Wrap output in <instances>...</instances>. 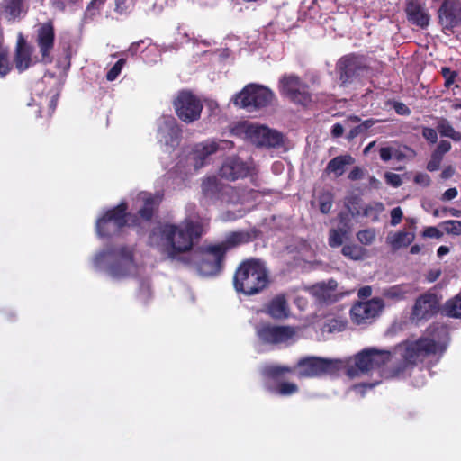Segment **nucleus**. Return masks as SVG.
<instances>
[{"mask_svg":"<svg viewBox=\"0 0 461 461\" xmlns=\"http://www.w3.org/2000/svg\"><path fill=\"white\" fill-rule=\"evenodd\" d=\"M104 264H107L108 274L116 279L128 277L137 269L134 250L126 245L111 246L100 251L95 258V265L102 267Z\"/></svg>","mask_w":461,"mask_h":461,"instance_id":"20e7f679","label":"nucleus"},{"mask_svg":"<svg viewBox=\"0 0 461 461\" xmlns=\"http://www.w3.org/2000/svg\"><path fill=\"white\" fill-rule=\"evenodd\" d=\"M408 19L414 24L420 27H426L429 23V15L427 14L424 7L418 2L411 1L406 7Z\"/></svg>","mask_w":461,"mask_h":461,"instance_id":"a878e982","label":"nucleus"},{"mask_svg":"<svg viewBox=\"0 0 461 461\" xmlns=\"http://www.w3.org/2000/svg\"><path fill=\"white\" fill-rule=\"evenodd\" d=\"M423 235L428 238L439 239L442 237L443 234L438 228L429 227L424 230Z\"/></svg>","mask_w":461,"mask_h":461,"instance_id":"5fc2aeb1","label":"nucleus"},{"mask_svg":"<svg viewBox=\"0 0 461 461\" xmlns=\"http://www.w3.org/2000/svg\"><path fill=\"white\" fill-rule=\"evenodd\" d=\"M384 308L383 301L374 298L367 302L355 304L350 311V317L357 325L370 323Z\"/></svg>","mask_w":461,"mask_h":461,"instance_id":"dca6fc26","label":"nucleus"},{"mask_svg":"<svg viewBox=\"0 0 461 461\" xmlns=\"http://www.w3.org/2000/svg\"><path fill=\"white\" fill-rule=\"evenodd\" d=\"M142 42H143L142 41H140L138 42L131 43L128 49V51L131 52L132 55L136 54L138 52L140 44Z\"/></svg>","mask_w":461,"mask_h":461,"instance_id":"774afa93","label":"nucleus"},{"mask_svg":"<svg viewBox=\"0 0 461 461\" xmlns=\"http://www.w3.org/2000/svg\"><path fill=\"white\" fill-rule=\"evenodd\" d=\"M260 375L267 391L278 395L288 394V366L265 364L260 369Z\"/></svg>","mask_w":461,"mask_h":461,"instance_id":"f8f14e48","label":"nucleus"},{"mask_svg":"<svg viewBox=\"0 0 461 461\" xmlns=\"http://www.w3.org/2000/svg\"><path fill=\"white\" fill-rule=\"evenodd\" d=\"M232 133H244L257 147L276 148L284 141L281 132L260 124H243L232 129Z\"/></svg>","mask_w":461,"mask_h":461,"instance_id":"6e6552de","label":"nucleus"},{"mask_svg":"<svg viewBox=\"0 0 461 461\" xmlns=\"http://www.w3.org/2000/svg\"><path fill=\"white\" fill-rule=\"evenodd\" d=\"M155 202L152 197H148L144 200L143 206L138 211V214L144 221H150L154 215Z\"/></svg>","mask_w":461,"mask_h":461,"instance_id":"58836bf2","label":"nucleus"},{"mask_svg":"<svg viewBox=\"0 0 461 461\" xmlns=\"http://www.w3.org/2000/svg\"><path fill=\"white\" fill-rule=\"evenodd\" d=\"M380 158L383 161H389L393 156V148L384 147L380 149Z\"/></svg>","mask_w":461,"mask_h":461,"instance_id":"603ef678","label":"nucleus"},{"mask_svg":"<svg viewBox=\"0 0 461 461\" xmlns=\"http://www.w3.org/2000/svg\"><path fill=\"white\" fill-rule=\"evenodd\" d=\"M384 211V205L380 202H372L364 208V215L373 221L379 220V215Z\"/></svg>","mask_w":461,"mask_h":461,"instance_id":"e433bc0d","label":"nucleus"},{"mask_svg":"<svg viewBox=\"0 0 461 461\" xmlns=\"http://www.w3.org/2000/svg\"><path fill=\"white\" fill-rule=\"evenodd\" d=\"M24 0H3L0 3V14L8 22H14L22 13H25Z\"/></svg>","mask_w":461,"mask_h":461,"instance_id":"393cba45","label":"nucleus"},{"mask_svg":"<svg viewBox=\"0 0 461 461\" xmlns=\"http://www.w3.org/2000/svg\"><path fill=\"white\" fill-rule=\"evenodd\" d=\"M128 203L124 201L118 205L107 210L104 215L96 221V233L101 238L118 236L122 229L128 225L130 213Z\"/></svg>","mask_w":461,"mask_h":461,"instance_id":"423d86ee","label":"nucleus"},{"mask_svg":"<svg viewBox=\"0 0 461 461\" xmlns=\"http://www.w3.org/2000/svg\"><path fill=\"white\" fill-rule=\"evenodd\" d=\"M249 171L250 167L248 163L234 155L229 156L223 160L219 168V176L227 181L234 182L247 177Z\"/></svg>","mask_w":461,"mask_h":461,"instance_id":"a211bd4d","label":"nucleus"},{"mask_svg":"<svg viewBox=\"0 0 461 461\" xmlns=\"http://www.w3.org/2000/svg\"><path fill=\"white\" fill-rule=\"evenodd\" d=\"M362 175H363L362 170L359 167H355L348 174V178L351 180H357L362 177Z\"/></svg>","mask_w":461,"mask_h":461,"instance_id":"680f3d73","label":"nucleus"},{"mask_svg":"<svg viewBox=\"0 0 461 461\" xmlns=\"http://www.w3.org/2000/svg\"><path fill=\"white\" fill-rule=\"evenodd\" d=\"M359 122L360 119L357 116H349L345 120V127L350 128L348 133V140L356 138L375 123V121L372 119L366 120L361 123H358Z\"/></svg>","mask_w":461,"mask_h":461,"instance_id":"c85d7f7f","label":"nucleus"},{"mask_svg":"<svg viewBox=\"0 0 461 461\" xmlns=\"http://www.w3.org/2000/svg\"><path fill=\"white\" fill-rule=\"evenodd\" d=\"M442 74L445 78V85L449 86L454 83V80L456 77V73L455 71L450 70L449 68H443Z\"/></svg>","mask_w":461,"mask_h":461,"instance_id":"8fccbe9b","label":"nucleus"},{"mask_svg":"<svg viewBox=\"0 0 461 461\" xmlns=\"http://www.w3.org/2000/svg\"><path fill=\"white\" fill-rule=\"evenodd\" d=\"M445 232L450 235H461V221H446L440 224Z\"/></svg>","mask_w":461,"mask_h":461,"instance_id":"79ce46f5","label":"nucleus"},{"mask_svg":"<svg viewBox=\"0 0 461 461\" xmlns=\"http://www.w3.org/2000/svg\"><path fill=\"white\" fill-rule=\"evenodd\" d=\"M269 283V274L265 263L255 258L240 262L233 276L235 290L246 295L261 293Z\"/></svg>","mask_w":461,"mask_h":461,"instance_id":"7ed1b4c3","label":"nucleus"},{"mask_svg":"<svg viewBox=\"0 0 461 461\" xmlns=\"http://www.w3.org/2000/svg\"><path fill=\"white\" fill-rule=\"evenodd\" d=\"M234 147V143L231 140H206L204 142L198 143L194 146L192 152V159L194 160V166L195 169L203 167L209 157L216 153L220 149H230Z\"/></svg>","mask_w":461,"mask_h":461,"instance_id":"2eb2a0df","label":"nucleus"},{"mask_svg":"<svg viewBox=\"0 0 461 461\" xmlns=\"http://www.w3.org/2000/svg\"><path fill=\"white\" fill-rule=\"evenodd\" d=\"M338 66L340 79L345 83L357 74V70L360 69V60L355 56H346L339 59Z\"/></svg>","mask_w":461,"mask_h":461,"instance_id":"bb28decb","label":"nucleus"},{"mask_svg":"<svg viewBox=\"0 0 461 461\" xmlns=\"http://www.w3.org/2000/svg\"><path fill=\"white\" fill-rule=\"evenodd\" d=\"M422 135L427 140L430 141L431 143H435L438 140L437 131L431 128H423Z\"/></svg>","mask_w":461,"mask_h":461,"instance_id":"3c124183","label":"nucleus"},{"mask_svg":"<svg viewBox=\"0 0 461 461\" xmlns=\"http://www.w3.org/2000/svg\"><path fill=\"white\" fill-rule=\"evenodd\" d=\"M230 187L221 183L215 176L203 178L201 184L202 194L212 203L223 201Z\"/></svg>","mask_w":461,"mask_h":461,"instance_id":"4be33fe9","label":"nucleus"},{"mask_svg":"<svg viewBox=\"0 0 461 461\" xmlns=\"http://www.w3.org/2000/svg\"><path fill=\"white\" fill-rule=\"evenodd\" d=\"M82 0H52L53 6L64 12L68 6H73L80 4Z\"/></svg>","mask_w":461,"mask_h":461,"instance_id":"c03bdc74","label":"nucleus"},{"mask_svg":"<svg viewBox=\"0 0 461 461\" xmlns=\"http://www.w3.org/2000/svg\"><path fill=\"white\" fill-rule=\"evenodd\" d=\"M372 294V289L370 286H364L358 291V296L362 298H366L370 296Z\"/></svg>","mask_w":461,"mask_h":461,"instance_id":"69168bd1","label":"nucleus"},{"mask_svg":"<svg viewBox=\"0 0 461 461\" xmlns=\"http://www.w3.org/2000/svg\"><path fill=\"white\" fill-rule=\"evenodd\" d=\"M279 91L283 96H288V76L284 75L281 77L279 82Z\"/></svg>","mask_w":461,"mask_h":461,"instance_id":"6e6d98bb","label":"nucleus"},{"mask_svg":"<svg viewBox=\"0 0 461 461\" xmlns=\"http://www.w3.org/2000/svg\"><path fill=\"white\" fill-rule=\"evenodd\" d=\"M332 325L330 326L329 330L331 331V330H341L344 329L345 327V324L341 321H333L332 322Z\"/></svg>","mask_w":461,"mask_h":461,"instance_id":"338daca9","label":"nucleus"},{"mask_svg":"<svg viewBox=\"0 0 461 461\" xmlns=\"http://www.w3.org/2000/svg\"><path fill=\"white\" fill-rule=\"evenodd\" d=\"M394 109L398 114L406 115L411 113L410 109L402 103H396Z\"/></svg>","mask_w":461,"mask_h":461,"instance_id":"052dcab7","label":"nucleus"},{"mask_svg":"<svg viewBox=\"0 0 461 461\" xmlns=\"http://www.w3.org/2000/svg\"><path fill=\"white\" fill-rule=\"evenodd\" d=\"M414 181L418 185L428 186L430 183V178L427 174L420 173L415 176Z\"/></svg>","mask_w":461,"mask_h":461,"instance_id":"4d7b16f0","label":"nucleus"},{"mask_svg":"<svg viewBox=\"0 0 461 461\" xmlns=\"http://www.w3.org/2000/svg\"><path fill=\"white\" fill-rule=\"evenodd\" d=\"M333 197L331 193L324 192L318 198L319 207L322 213H328L332 207Z\"/></svg>","mask_w":461,"mask_h":461,"instance_id":"a19ab883","label":"nucleus"},{"mask_svg":"<svg viewBox=\"0 0 461 461\" xmlns=\"http://www.w3.org/2000/svg\"><path fill=\"white\" fill-rule=\"evenodd\" d=\"M32 47L21 37L17 41L14 59L15 68L20 73L28 69L32 65Z\"/></svg>","mask_w":461,"mask_h":461,"instance_id":"b1692460","label":"nucleus"},{"mask_svg":"<svg viewBox=\"0 0 461 461\" xmlns=\"http://www.w3.org/2000/svg\"><path fill=\"white\" fill-rule=\"evenodd\" d=\"M35 42L39 48L41 59L43 63H51V56L55 44V28L53 22L49 20L38 25Z\"/></svg>","mask_w":461,"mask_h":461,"instance_id":"4468645a","label":"nucleus"},{"mask_svg":"<svg viewBox=\"0 0 461 461\" xmlns=\"http://www.w3.org/2000/svg\"><path fill=\"white\" fill-rule=\"evenodd\" d=\"M386 182L393 187H398L402 185L401 176L395 173L385 174Z\"/></svg>","mask_w":461,"mask_h":461,"instance_id":"09e8293b","label":"nucleus"},{"mask_svg":"<svg viewBox=\"0 0 461 461\" xmlns=\"http://www.w3.org/2000/svg\"><path fill=\"white\" fill-rule=\"evenodd\" d=\"M440 23L446 28H453L461 22V3L445 0L438 10Z\"/></svg>","mask_w":461,"mask_h":461,"instance_id":"5701e85b","label":"nucleus"},{"mask_svg":"<svg viewBox=\"0 0 461 461\" xmlns=\"http://www.w3.org/2000/svg\"><path fill=\"white\" fill-rule=\"evenodd\" d=\"M306 105L311 98L306 86L301 85L297 77H290V101Z\"/></svg>","mask_w":461,"mask_h":461,"instance_id":"c756f323","label":"nucleus"},{"mask_svg":"<svg viewBox=\"0 0 461 461\" xmlns=\"http://www.w3.org/2000/svg\"><path fill=\"white\" fill-rule=\"evenodd\" d=\"M58 98H59V95L56 94V95H53L50 99L49 100V103H48V118H50L52 116V114L54 113L56 108H57V104H58Z\"/></svg>","mask_w":461,"mask_h":461,"instance_id":"864d4df0","label":"nucleus"},{"mask_svg":"<svg viewBox=\"0 0 461 461\" xmlns=\"http://www.w3.org/2000/svg\"><path fill=\"white\" fill-rule=\"evenodd\" d=\"M341 359H330L308 357L301 359L294 368V374L298 377H313L326 374L334 375L342 370Z\"/></svg>","mask_w":461,"mask_h":461,"instance_id":"1a4fd4ad","label":"nucleus"},{"mask_svg":"<svg viewBox=\"0 0 461 461\" xmlns=\"http://www.w3.org/2000/svg\"><path fill=\"white\" fill-rule=\"evenodd\" d=\"M414 156V151L407 147H403V150L396 149L393 148V156L398 160H402L406 158H411Z\"/></svg>","mask_w":461,"mask_h":461,"instance_id":"a18cd8bd","label":"nucleus"},{"mask_svg":"<svg viewBox=\"0 0 461 461\" xmlns=\"http://www.w3.org/2000/svg\"><path fill=\"white\" fill-rule=\"evenodd\" d=\"M254 330L258 344L269 350L280 349L288 342V325L259 321Z\"/></svg>","mask_w":461,"mask_h":461,"instance_id":"0eeeda50","label":"nucleus"},{"mask_svg":"<svg viewBox=\"0 0 461 461\" xmlns=\"http://www.w3.org/2000/svg\"><path fill=\"white\" fill-rule=\"evenodd\" d=\"M344 131V126L339 124V123H336L333 125V128H332V135L334 137H339L342 135Z\"/></svg>","mask_w":461,"mask_h":461,"instance_id":"0e129e2a","label":"nucleus"},{"mask_svg":"<svg viewBox=\"0 0 461 461\" xmlns=\"http://www.w3.org/2000/svg\"><path fill=\"white\" fill-rule=\"evenodd\" d=\"M258 233L259 231L257 229L231 231L226 235L224 240L216 245L223 250V253L226 255L229 250L240 245L253 241L258 238Z\"/></svg>","mask_w":461,"mask_h":461,"instance_id":"aec40b11","label":"nucleus"},{"mask_svg":"<svg viewBox=\"0 0 461 461\" xmlns=\"http://www.w3.org/2000/svg\"><path fill=\"white\" fill-rule=\"evenodd\" d=\"M104 2L105 0H91L85 10V19L93 20L97 14H99Z\"/></svg>","mask_w":461,"mask_h":461,"instance_id":"4c0bfd02","label":"nucleus"},{"mask_svg":"<svg viewBox=\"0 0 461 461\" xmlns=\"http://www.w3.org/2000/svg\"><path fill=\"white\" fill-rule=\"evenodd\" d=\"M390 356L388 351L374 348H366L349 358L341 359L342 369H345L346 375L353 379L379 368L390 359Z\"/></svg>","mask_w":461,"mask_h":461,"instance_id":"39448f33","label":"nucleus"},{"mask_svg":"<svg viewBox=\"0 0 461 461\" xmlns=\"http://www.w3.org/2000/svg\"><path fill=\"white\" fill-rule=\"evenodd\" d=\"M438 310V300L433 294H424L415 302L411 319L414 321L432 317Z\"/></svg>","mask_w":461,"mask_h":461,"instance_id":"6ab92c4d","label":"nucleus"},{"mask_svg":"<svg viewBox=\"0 0 461 461\" xmlns=\"http://www.w3.org/2000/svg\"><path fill=\"white\" fill-rule=\"evenodd\" d=\"M438 130L442 136L448 137L456 141H461V133L455 131L447 120L441 118L438 123Z\"/></svg>","mask_w":461,"mask_h":461,"instance_id":"c9c22d12","label":"nucleus"},{"mask_svg":"<svg viewBox=\"0 0 461 461\" xmlns=\"http://www.w3.org/2000/svg\"><path fill=\"white\" fill-rule=\"evenodd\" d=\"M225 254L216 244L204 247L197 262V270L204 276L220 274L224 267Z\"/></svg>","mask_w":461,"mask_h":461,"instance_id":"ddd939ff","label":"nucleus"},{"mask_svg":"<svg viewBox=\"0 0 461 461\" xmlns=\"http://www.w3.org/2000/svg\"><path fill=\"white\" fill-rule=\"evenodd\" d=\"M275 321L288 318V303L285 294H278L262 305L259 311Z\"/></svg>","mask_w":461,"mask_h":461,"instance_id":"412c9836","label":"nucleus"},{"mask_svg":"<svg viewBox=\"0 0 461 461\" xmlns=\"http://www.w3.org/2000/svg\"><path fill=\"white\" fill-rule=\"evenodd\" d=\"M126 64L125 59H118L115 64L110 68L106 74V78L109 81H113L120 75L123 66Z\"/></svg>","mask_w":461,"mask_h":461,"instance_id":"37998d69","label":"nucleus"},{"mask_svg":"<svg viewBox=\"0 0 461 461\" xmlns=\"http://www.w3.org/2000/svg\"><path fill=\"white\" fill-rule=\"evenodd\" d=\"M159 232L167 245V257L176 259L178 255L192 250L194 241L202 237L203 228L198 221L185 220L180 224L165 223Z\"/></svg>","mask_w":461,"mask_h":461,"instance_id":"f257e3e1","label":"nucleus"},{"mask_svg":"<svg viewBox=\"0 0 461 461\" xmlns=\"http://www.w3.org/2000/svg\"><path fill=\"white\" fill-rule=\"evenodd\" d=\"M442 158H443L442 156L434 152L431 156V159L428 163V166H427L428 170H429V171L438 170L439 168Z\"/></svg>","mask_w":461,"mask_h":461,"instance_id":"49530a36","label":"nucleus"},{"mask_svg":"<svg viewBox=\"0 0 461 461\" xmlns=\"http://www.w3.org/2000/svg\"><path fill=\"white\" fill-rule=\"evenodd\" d=\"M455 174V168L451 166L447 167L441 173L442 179H448Z\"/></svg>","mask_w":461,"mask_h":461,"instance_id":"e2e57ef3","label":"nucleus"},{"mask_svg":"<svg viewBox=\"0 0 461 461\" xmlns=\"http://www.w3.org/2000/svg\"><path fill=\"white\" fill-rule=\"evenodd\" d=\"M309 293L320 303H332L342 298L347 293L339 289L334 279L322 281L309 288Z\"/></svg>","mask_w":461,"mask_h":461,"instance_id":"f3484780","label":"nucleus"},{"mask_svg":"<svg viewBox=\"0 0 461 461\" xmlns=\"http://www.w3.org/2000/svg\"><path fill=\"white\" fill-rule=\"evenodd\" d=\"M402 211L400 207H395L391 211V224L393 226L398 225L402 219Z\"/></svg>","mask_w":461,"mask_h":461,"instance_id":"de8ad7c7","label":"nucleus"},{"mask_svg":"<svg viewBox=\"0 0 461 461\" xmlns=\"http://www.w3.org/2000/svg\"><path fill=\"white\" fill-rule=\"evenodd\" d=\"M450 149L451 144L447 140H442L439 142L437 149L434 152L443 157L445 153L450 150Z\"/></svg>","mask_w":461,"mask_h":461,"instance_id":"13d9d810","label":"nucleus"},{"mask_svg":"<svg viewBox=\"0 0 461 461\" xmlns=\"http://www.w3.org/2000/svg\"><path fill=\"white\" fill-rule=\"evenodd\" d=\"M350 233L349 229L338 228L331 229L329 232L328 242L332 248H337L342 245L344 240L348 239Z\"/></svg>","mask_w":461,"mask_h":461,"instance_id":"72a5a7b5","label":"nucleus"},{"mask_svg":"<svg viewBox=\"0 0 461 461\" xmlns=\"http://www.w3.org/2000/svg\"><path fill=\"white\" fill-rule=\"evenodd\" d=\"M444 312L449 317L461 318V292L446 303Z\"/></svg>","mask_w":461,"mask_h":461,"instance_id":"f704fd0d","label":"nucleus"},{"mask_svg":"<svg viewBox=\"0 0 461 461\" xmlns=\"http://www.w3.org/2000/svg\"><path fill=\"white\" fill-rule=\"evenodd\" d=\"M411 293V288L408 285H398L384 290V296L392 302L404 300Z\"/></svg>","mask_w":461,"mask_h":461,"instance_id":"2f4dec72","label":"nucleus"},{"mask_svg":"<svg viewBox=\"0 0 461 461\" xmlns=\"http://www.w3.org/2000/svg\"><path fill=\"white\" fill-rule=\"evenodd\" d=\"M414 240L412 232L401 230L396 232H390L386 237V243L393 250H398L402 248L408 247Z\"/></svg>","mask_w":461,"mask_h":461,"instance_id":"cd10ccee","label":"nucleus"},{"mask_svg":"<svg viewBox=\"0 0 461 461\" xmlns=\"http://www.w3.org/2000/svg\"><path fill=\"white\" fill-rule=\"evenodd\" d=\"M447 331L444 327H438L432 338L421 337L418 339H408L396 348L398 354L406 365H415L430 355H441L447 348Z\"/></svg>","mask_w":461,"mask_h":461,"instance_id":"f03ea898","label":"nucleus"},{"mask_svg":"<svg viewBox=\"0 0 461 461\" xmlns=\"http://www.w3.org/2000/svg\"><path fill=\"white\" fill-rule=\"evenodd\" d=\"M273 99V93L267 87L256 84L246 86L234 98V104L252 112L267 107Z\"/></svg>","mask_w":461,"mask_h":461,"instance_id":"9d476101","label":"nucleus"},{"mask_svg":"<svg viewBox=\"0 0 461 461\" xmlns=\"http://www.w3.org/2000/svg\"><path fill=\"white\" fill-rule=\"evenodd\" d=\"M354 161L350 155L338 156L328 163L326 170L335 176H340L345 172V167L353 164Z\"/></svg>","mask_w":461,"mask_h":461,"instance_id":"7c9ffc66","label":"nucleus"},{"mask_svg":"<svg viewBox=\"0 0 461 461\" xmlns=\"http://www.w3.org/2000/svg\"><path fill=\"white\" fill-rule=\"evenodd\" d=\"M176 116L185 123L197 121L203 111L201 100L190 90H181L173 100Z\"/></svg>","mask_w":461,"mask_h":461,"instance_id":"9b49d317","label":"nucleus"},{"mask_svg":"<svg viewBox=\"0 0 461 461\" xmlns=\"http://www.w3.org/2000/svg\"><path fill=\"white\" fill-rule=\"evenodd\" d=\"M342 254L354 261H361L368 257L367 250L357 244H347L342 248Z\"/></svg>","mask_w":461,"mask_h":461,"instance_id":"473e14b6","label":"nucleus"},{"mask_svg":"<svg viewBox=\"0 0 461 461\" xmlns=\"http://www.w3.org/2000/svg\"><path fill=\"white\" fill-rule=\"evenodd\" d=\"M458 194V191L456 187H452V188H449L447 190H446L442 196H441V200L442 201H451L453 199H455Z\"/></svg>","mask_w":461,"mask_h":461,"instance_id":"bf43d9fd","label":"nucleus"},{"mask_svg":"<svg viewBox=\"0 0 461 461\" xmlns=\"http://www.w3.org/2000/svg\"><path fill=\"white\" fill-rule=\"evenodd\" d=\"M376 238V231L375 229H365L357 231V239L362 245L368 246L374 243Z\"/></svg>","mask_w":461,"mask_h":461,"instance_id":"ea45409f","label":"nucleus"}]
</instances>
